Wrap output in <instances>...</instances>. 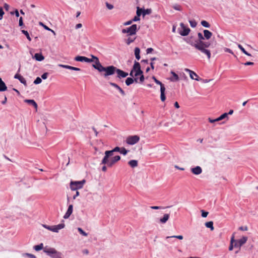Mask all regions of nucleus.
Here are the masks:
<instances>
[{
  "instance_id": "obj_47",
  "label": "nucleus",
  "mask_w": 258,
  "mask_h": 258,
  "mask_svg": "<svg viewBox=\"0 0 258 258\" xmlns=\"http://www.w3.org/2000/svg\"><path fill=\"white\" fill-rule=\"evenodd\" d=\"M111 158L113 160V161L115 162V163L117 162L120 159V157L118 155L115 156L111 157Z\"/></svg>"
},
{
  "instance_id": "obj_38",
  "label": "nucleus",
  "mask_w": 258,
  "mask_h": 258,
  "mask_svg": "<svg viewBox=\"0 0 258 258\" xmlns=\"http://www.w3.org/2000/svg\"><path fill=\"white\" fill-rule=\"evenodd\" d=\"M78 230L80 232V233L83 236H87L88 235V234L85 232L81 228H78Z\"/></svg>"
},
{
  "instance_id": "obj_51",
  "label": "nucleus",
  "mask_w": 258,
  "mask_h": 258,
  "mask_svg": "<svg viewBox=\"0 0 258 258\" xmlns=\"http://www.w3.org/2000/svg\"><path fill=\"white\" fill-rule=\"evenodd\" d=\"M150 208L152 209H154V210H159V209H161L163 208L161 207H159V206H151Z\"/></svg>"
},
{
  "instance_id": "obj_26",
  "label": "nucleus",
  "mask_w": 258,
  "mask_h": 258,
  "mask_svg": "<svg viewBox=\"0 0 258 258\" xmlns=\"http://www.w3.org/2000/svg\"><path fill=\"white\" fill-rule=\"evenodd\" d=\"M128 165L132 168H135L138 166V162L137 160H132L128 163Z\"/></svg>"
},
{
  "instance_id": "obj_60",
  "label": "nucleus",
  "mask_w": 258,
  "mask_h": 258,
  "mask_svg": "<svg viewBox=\"0 0 258 258\" xmlns=\"http://www.w3.org/2000/svg\"><path fill=\"white\" fill-rule=\"evenodd\" d=\"M27 256H28L30 258H36V256L30 253H26L25 254Z\"/></svg>"
},
{
  "instance_id": "obj_58",
  "label": "nucleus",
  "mask_w": 258,
  "mask_h": 258,
  "mask_svg": "<svg viewBox=\"0 0 258 258\" xmlns=\"http://www.w3.org/2000/svg\"><path fill=\"white\" fill-rule=\"evenodd\" d=\"M239 229L242 231H246L247 230V226H241L239 228Z\"/></svg>"
},
{
  "instance_id": "obj_34",
  "label": "nucleus",
  "mask_w": 258,
  "mask_h": 258,
  "mask_svg": "<svg viewBox=\"0 0 258 258\" xmlns=\"http://www.w3.org/2000/svg\"><path fill=\"white\" fill-rule=\"evenodd\" d=\"M43 247V243H41L39 245H36L34 246V249L36 251H39L42 249Z\"/></svg>"
},
{
  "instance_id": "obj_29",
  "label": "nucleus",
  "mask_w": 258,
  "mask_h": 258,
  "mask_svg": "<svg viewBox=\"0 0 258 258\" xmlns=\"http://www.w3.org/2000/svg\"><path fill=\"white\" fill-rule=\"evenodd\" d=\"M25 101L26 102L29 103V104L33 105L35 107V108L37 110L38 106H37V103L34 100L28 99V100H25Z\"/></svg>"
},
{
  "instance_id": "obj_17",
  "label": "nucleus",
  "mask_w": 258,
  "mask_h": 258,
  "mask_svg": "<svg viewBox=\"0 0 258 258\" xmlns=\"http://www.w3.org/2000/svg\"><path fill=\"white\" fill-rule=\"evenodd\" d=\"M198 39L196 38L195 40H196V42L197 43V44H198V45H199L203 41H204V40L205 39L204 36L201 32H199L198 33Z\"/></svg>"
},
{
  "instance_id": "obj_18",
  "label": "nucleus",
  "mask_w": 258,
  "mask_h": 258,
  "mask_svg": "<svg viewBox=\"0 0 258 258\" xmlns=\"http://www.w3.org/2000/svg\"><path fill=\"white\" fill-rule=\"evenodd\" d=\"M14 78L15 79H18L20 81V82L21 83L23 84L25 86H27V82L25 79L20 75L16 74L15 75Z\"/></svg>"
},
{
  "instance_id": "obj_59",
  "label": "nucleus",
  "mask_w": 258,
  "mask_h": 258,
  "mask_svg": "<svg viewBox=\"0 0 258 258\" xmlns=\"http://www.w3.org/2000/svg\"><path fill=\"white\" fill-rule=\"evenodd\" d=\"M7 98L6 96V95H4V99L2 101V103L3 104H5L7 103Z\"/></svg>"
},
{
  "instance_id": "obj_27",
  "label": "nucleus",
  "mask_w": 258,
  "mask_h": 258,
  "mask_svg": "<svg viewBox=\"0 0 258 258\" xmlns=\"http://www.w3.org/2000/svg\"><path fill=\"white\" fill-rule=\"evenodd\" d=\"M234 241H235L234 236V235H233L231 238L230 243V245L229 246V250L231 251L233 250V248L234 247Z\"/></svg>"
},
{
  "instance_id": "obj_56",
  "label": "nucleus",
  "mask_w": 258,
  "mask_h": 258,
  "mask_svg": "<svg viewBox=\"0 0 258 258\" xmlns=\"http://www.w3.org/2000/svg\"><path fill=\"white\" fill-rule=\"evenodd\" d=\"M140 16H136L132 20L133 22H136L140 20Z\"/></svg>"
},
{
  "instance_id": "obj_64",
  "label": "nucleus",
  "mask_w": 258,
  "mask_h": 258,
  "mask_svg": "<svg viewBox=\"0 0 258 258\" xmlns=\"http://www.w3.org/2000/svg\"><path fill=\"white\" fill-rule=\"evenodd\" d=\"M4 7L6 11H8L9 9V5L6 3H5L4 5Z\"/></svg>"
},
{
  "instance_id": "obj_13",
  "label": "nucleus",
  "mask_w": 258,
  "mask_h": 258,
  "mask_svg": "<svg viewBox=\"0 0 258 258\" xmlns=\"http://www.w3.org/2000/svg\"><path fill=\"white\" fill-rule=\"evenodd\" d=\"M64 224L63 223L59 224L57 225H54L51 226V231L54 232H58V230L62 229L64 227Z\"/></svg>"
},
{
  "instance_id": "obj_63",
  "label": "nucleus",
  "mask_w": 258,
  "mask_h": 258,
  "mask_svg": "<svg viewBox=\"0 0 258 258\" xmlns=\"http://www.w3.org/2000/svg\"><path fill=\"white\" fill-rule=\"evenodd\" d=\"M153 51V49L152 48H148L146 50V52L147 54L151 53Z\"/></svg>"
},
{
  "instance_id": "obj_2",
  "label": "nucleus",
  "mask_w": 258,
  "mask_h": 258,
  "mask_svg": "<svg viewBox=\"0 0 258 258\" xmlns=\"http://www.w3.org/2000/svg\"><path fill=\"white\" fill-rule=\"evenodd\" d=\"M210 45L211 43L209 42L203 41L201 44L197 45V50L206 54L208 59H210L211 57V52L207 48H208Z\"/></svg>"
},
{
  "instance_id": "obj_8",
  "label": "nucleus",
  "mask_w": 258,
  "mask_h": 258,
  "mask_svg": "<svg viewBox=\"0 0 258 258\" xmlns=\"http://www.w3.org/2000/svg\"><path fill=\"white\" fill-rule=\"evenodd\" d=\"M132 70L135 72L134 76L137 77L140 74H143L141 69V66L139 62L135 61Z\"/></svg>"
},
{
  "instance_id": "obj_55",
  "label": "nucleus",
  "mask_w": 258,
  "mask_h": 258,
  "mask_svg": "<svg viewBox=\"0 0 258 258\" xmlns=\"http://www.w3.org/2000/svg\"><path fill=\"white\" fill-rule=\"evenodd\" d=\"M238 48L241 50V51L244 53L246 50H245V49L243 48V47L240 45V44H239L238 45Z\"/></svg>"
},
{
  "instance_id": "obj_23",
  "label": "nucleus",
  "mask_w": 258,
  "mask_h": 258,
  "mask_svg": "<svg viewBox=\"0 0 258 258\" xmlns=\"http://www.w3.org/2000/svg\"><path fill=\"white\" fill-rule=\"evenodd\" d=\"M169 218V214H165L163 217L160 219L159 221L161 223H165Z\"/></svg>"
},
{
  "instance_id": "obj_36",
  "label": "nucleus",
  "mask_w": 258,
  "mask_h": 258,
  "mask_svg": "<svg viewBox=\"0 0 258 258\" xmlns=\"http://www.w3.org/2000/svg\"><path fill=\"white\" fill-rule=\"evenodd\" d=\"M85 56H77L75 58V60L78 61H85Z\"/></svg>"
},
{
  "instance_id": "obj_12",
  "label": "nucleus",
  "mask_w": 258,
  "mask_h": 258,
  "mask_svg": "<svg viewBox=\"0 0 258 258\" xmlns=\"http://www.w3.org/2000/svg\"><path fill=\"white\" fill-rule=\"evenodd\" d=\"M185 71L189 73L190 78L192 80H195L196 81H199L201 79L200 77L198 76V75L195 73L194 71L188 69H185Z\"/></svg>"
},
{
  "instance_id": "obj_40",
  "label": "nucleus",
  "mask_w": 258,
  "mask_h": 258,
  "mask_svg": "<svg viewBox=\"0 0 258 258\" xmlns=\"http://www.w3.org/2000/svg\"><path fill=\"white\" fill-rule=\"evenodd\" d=\"M120 149L121 150H120V153L123 154V155H125L128 152V151L125 149V148L124 147L121 148Z\"/></svg>"
},
{
  "instance_id": "obj_11",
  "label": "nucleus",
  "mask_w": 258,
  "mask_h": 258,
  "mask_svg": "<svg viewBox=\"0 0 258 258\" xmlns=\"http://www.w3.org/2000/svg\"><path fill=\"white\" fill-rule=\"evenodd\" d=\"M195 39L196 38H194L193 36H191L190 37L185 38L184 40L187 44L190 45L192 46H194L196 49H197V45H198V44H197L196 42Z\"/></svg>"
},
{
  "instance_id": "obj_21",
  "label": "nucleus",
  "mask_w": 258,
  "mask_h": 258,
  "mask_svg": "<svg viewBox=\"0 0 258 258\" xmlns=\"http://www.w3.org/2000/svg\"><path fill=\"white\" fill-rule=\"evenodd\" d=\"M110 85L111 86L115 87V88H116L117 90H118L119 91V92L121 94V95H125L124 91L118 85H117L115 83H111V82L110 83Z\"/></svg>"
},
{
  "instance_id": "obj_43",
  "label": "nucleus",
  "mask_w": 258,
  "mask_h": 258,
  "mask_svg": "<svg viewBox=\"0 0 258 258\" xmlns=\"http://www.w3.org/2000/svg\"><path fill=\"white\" fill-rule=\"evenodd\" d=\"M219 118H220L221 120L225 119V118H227V119H228V114H227L226 112L223 113L219 116Z\"/></svg>"
},
{
  "instance_id": "obj_39",
  "label": "nucleus",
  "mask_w": 258,
  "mask_h": 258,
  "mask_svg": "<svg viewBox=\"0 0 258 258\" xmlns=\"http://www.w3.org/2000/svg\"><path fill=\"white\" fill-rule=\"evenodd\" d=\"M22 32L23 34H24L27 37V38L29 40V41H31V38L29 36V34L28 32L27 31H26V30H22Z\"/></svg>"
},
{
  "instance_id": "obj_37",
  "label": "nucleus",
  "mask_w": 258,
  "mask_h": 258,
  "mask_svg": "<svg viewBox=\"0 0 258 258\" xmlns=\"http://www.w3.org/2000/svg\"><path fill=\"white\" fill-rule=\"evenodd\" d=\"M152 78L157 84H158L160 86V88L162 87H164V85L160 81L158 80L155 77L153 76Z\"/></svg>"
},
{
  "instance_id": "obj_45",
  "label": "nucleus",
  "mask_w": 258,
  "mask_h": 258,
  "mask_svg": "<svg viewBox=\"0 0 258 258\" xmlns=\"http://www.w3.org/2000/svg\"><path fill=\"white\" fill-rule=\"evenodd\" d=\"M201 213H202L201 216L203 218L207 217L209 214V213L208 212H206L203 210H201Z\"/></svg>"
},
{
  "instance_id": "obj_9",
  "label": "nucleus",
  "mask_w": 258,
  "mask_h": 258,
  "mask_svg": "<svg viewBox=\"0 0 258 258\" xmlns=\"http://www.w3.org/2000/svg\"><path fill=\"white\" fill-rule=\"evenodd\" d=\"M247 240V237L243 236L241 238L238 240H235L234 243V247L235 248H240L242 245L246 243Z\"/></svg>"
},
{
  "instance_id": "obj_15",
  "label": "nucleus",
  "mask_w": 258,
  "mask_h": 258,
  "mask_svg": "<svg viewBox=\"0 0 258 258\" xmlns=\"http://www.w3.org/2000/svg\"><path fill=\"white\" fill-rule=\"evenodd\" d=\"M43 250L44 252L47 253L50 257L53 254H54L55 252L56 251H57L54 248H47L46 247H45L44 248Z\"/></svg>"
},
{
  "instance_id": "obj_30",
  "label": "nucleus",
  "mask_w": 258,
  "mask_h": 258,
  "mask_svg": "<svg viewBox=\"0 0 258 258\" xmlns=\"http://www.w3.org/2000/svg\"><path fill=\"white\" fill-rule=\"evenodd\" d=\"M140 49L139 47H136L135 48V55L137 59L139 60L140 59Z\"/></svg>"
},
{
  "instance_id": "obj_1",
  "label": "nucleus",
  "mask_w": 258,
  "mask_h": 258,
  "mask_svg": "<svg viewBox=\"0 0 258 258\" xmlns=\"http://www.w3.org/2000/svg\"><path fill=\"white\" fill-rule=\"evenodd\" d=\"M115 72L117 74V77L119 78H125L128 76L127 73L117 69L113 66L107 67L103 76L105 78H106L108 76L113 75Z\"/></svg>"
},
{
  "instance_id": "obj_52",
  "label": "nucleus",
  "mask_w": 258,
  "mask_h": 258,
  "mask_svg": "<svg viewBox=\"0 0 258 258\" xmlns=\"http://www.w3.org/2000/svg\"><path fill=\"white\" fill-rule=\"evenodd\" d=\"M11 14L12 15H13L15 14L17 17H19V11L17 9L15 10V12H11Z\"/></svg>"
},
{
  "instance_id": "obj_50",
  "label": "nucleus",
  "mask_w": 258,
  "mask_h": 258,
  "mask_svg": "<svg viewBox=\"0 0 258 258\" xmlns=\"http://www.w3.org/2000/svg\"><path fill=\"white\" fill-rule=\"evenodd\" d=\"M106 6L109 10H112L113 8V6L108 3H106Z\"/></svg>"
},
{
  "instance_id": "obj_5",
  "label": "nucleus",
  "mask_w": 258,
  "mask_h": 258,
  "mask_svg": "<svg viewBox=\"0 0 258 258\" xmlns=\"http://www.w3.org/2000/svg\"><path fill=\"white\" fill-rule=\"evenodd\" d=\"M137 31V26L136 24H133L128 28L123 29L122 33H127V35L132 36L135 35Z\"/></svg>"
},
{
  "instance_id": "obj_6",
  "label": "nucleus",
  "mask_w": 258,
  "mask_h": 258,
  "mask_svg": "<svg viewBox=\"0 0 258 258\" xmlns=\"http://www.w3.org/2000/svg\"><path fill=\"white\" fill-rule=\"evenodd\" d=\"M111 156L112 155L109 154H108V156L106 154H105L101 163L104 165H107L109 167H111L115 163L112 158H110Z\"/></svg>"
},
{
  "instance_id": "obj_62",
  "label": "nucleus",
  "mask_w": 258,
  "mask_h": 258,
  "mask_svg": "<svg viewBox=\"0 0 258 258\" xmlns=\"http://www.w3.org/2000/svg\"><path fill=\"white\" fill-rule=\"evenodd\" d=\"M19 26H21L23 25V18L22 17H20V19H19Z\"/></svg>"
},
{
  "instance_id": "obj_20",
  "label": "nucleus",
  "mask_w": 258,
  "mask_h": 258,
  "mask_svg": "<svg viewBox=\"0 0 258 258\" xmlns=\"http://www.w3.org/2000/svg\"><path fill=\"white\" fill-rule=\"evenodd\" d=\"M121 148H119V147H115L113 150L110 151H106L105 152V154H106L108 156V154H109L110 155H113V153L114 152H120V150H121Z\"/></svg>"
},
{
  "instance_id": "obj_4",
  "label": "nucleus",
  "mask_w": 258,
  "mask_h": 258,
  "mask_svg": "<svg viewBox=\"0 0 258 258\" xmlns=\"http://www.w3.org/2000/svg\"><path fill=\"white\" fill-rule=\"evenodd\" d=\"M92 59L94 60V61L95 62V64H93L92 67L97 70L100 73L101 72H104L105 71L106 67H103L101 63L100 62V61L98 59V58L93 55H91Z\"/></svg>"
},
{
  "instance_id": "obj_3",
  "label": "nucleus",
  "mask_w": 258,
  "mask_h": 258,
  "mask_svg": "<svg viewBox=\"0 0 258 258\" xmlns=\"http://www.w3.org/2000/svg\"><path fill=\"white\" fill-rule=\"evenodd\" d=\"M85 182L86 181L84 179L81 181H71L70 183V188L73 191L77 190L82 188Z\"/></svg>"
},
{
  "instance_id": "obj_41",
  "label": "nucleus",
  "mask_w": 258,
  "mask_h": 258,
  "mask_svg": "<svg viewBox=\"0 0 258 258\" xmlns=\"http://www.w3.org/2000/svg\"><path fill=\"white\" fill-rule=\"evenodd\" d=\"M189 23H190V26L192 27V28H195L197 26V23L196 21L195 20H190L189 21Z\"/></svg>"
},
{
  "instance_id": "obj_28",
  "label": "nucleus",
  "mask_w": 258,
  "mask_h": 258,
  "mask_svg": "<svg viewBox=\"0 0 258 258\" xmlns=\"http://www.w3.org/2000/svg\"><path fill=\"white\" fill-rule=\"evenodd\" d=\"M205 225L207 228H210L211 231H213L214 229L213 221L206 222Z\"/></svg>"
},
{
  "instance_id": "obj_57",
  "label": "nucleus",
  "mask_w": 258,
  "mask_h": 258,
  "mask_svg": "<svg viewBox=\"0 0 258 258\" xmlns=\"http://www.w3.org/2000/svg\"><path fill=\"white\" fill-rule=\"evenodd\" d=\"M139 76H140V82H141V83L143 82L144 81V75H143V74H140Z\"/></svg>"
},
{
  "instance_id": "obj_14",
  "label": "nucleus",
  "mask_w": 258,
  "mask_h": 258,
  "mask_svg": "<svg viewBox=\"0 0 258 258\" xmlns=\"http://www.w3.org/2000/svg\"><path fill=\"white\" fill-rule=\"evenodd\" d=\"M73 210V206L72 205H69L68 209L63 216L64 219H68L69 218L70 215L72 214Z\"/></svg>"
},
{
  "instance_id": "obj_33",
  "label": "nucleus",
  "mask_w": 258,
  "mask_h": 258,
  "mask_svg": "<svg viewBox=\"0 0 258 258\" xmlns=\"http://www.w3.org/2000/svg\"><path fill=\"white\" fill-rule=\"evenodd\" d=\"M152 10L151 9H143V16L151 14Z\"/></svg>"
},
{
  "instance_id": "obj_42",
  "label": "nucleus",
  "mask_w": 258,
  "mask_h": 258,
  "mask_svg": "<svg viewBox=\"0 0 258 258\" xmlns=\"http://www.w3.org/2000/svg\"><path fill=\"white\" fill-rule=\"evenodd\" d=\"M0 86H2V87L5 88V90H7V87L6 85L4 82L2 80V79L0 78Z\"/></svg>"
},
{
  "instance_id": "obj_31",
  "label": "nucleus",
  "mask_w": 258,
  "mask_h": 258,
  "mask_svg": "<svg viewBox=\"0 0 258 258\" xmlns=\"http://www.w3.org/2000/svg\"><path fill=\"white\" fill-rule=\"evenodd\" d=\"M61 253L60 252L56 251L53 254L51 257L52 258H62Z\"/></svg>"
},
{
  "instance_id": "obj_25",
  "label": "nucleus",
  "mask_w": 258,
  "mask_h": 258,
  "mask_svg": "<svg viewBox=\"0 0 258 258\" xmlns=\"http://www.w3.org/2000/svg\"><path fill=\"white\" fill-rule=\"evenodd\" d=\"M165 88L164 87H161V88H160V91H161L160 97H161V100L162 101H164L166 99V97L165 95Z\"/></svg>"
},
{
  "instance_id": "obj_24",
  "label": "nucleus",
  "mask_w": 258,
  "mask_h": 258,
  "mask_svg": "<svg viewBox=\"0 0 258 258\" xmlns=\"http://www.w3.org/2000/svg\"><path fill=\"white\" fill-rule=\"evenodd\" d=\"M134 81L137 82L138 78H135V79H133L132 78H127L125 80V84L127 86H129L132 83H133Z\"/></svg>"
},
{
  "instance_id": "obj_61",
  "label": "nucleus",
  "mask_w": 258,
  "mask_h": 258,
  "mask_svg": "<svg viewBox=\"0 0 258 258\" xmlns=\"http://www.w3.org/2000/svg\"><path fill=\"white\" fill-rule=\"evenodd\" d=\"M58 66L62 67L63 68L67 69H69V68H69L70 66H68V65L59 64Z\"/></svg>"
},
{
  "instance_id": "obj_35",
  "label": "nucleus",
  "mask_w": 258,
  "mask_h": 258,
  "mask_svg": "<svg viewBox=\"0 0 258 258\" xmlns=\"http://www.w3.org/2000/svg\"><path fill=\"white\" fill-rule=\"evenodd\" d=\"M201 25L206 28H210V24L205 20H203L201 21Z\"/></svg>"
},
{
  "instance_id": "obj_32",
  "label": "nucleus",
  "mask_w": 258,
  "mask_h": 258,
  "mask_svg": "<svg viewBox=\"0 0 258 258\" xmlns=\"http://www.w3.org/2000/svg\"><path fill=\"white\" fill-rule=\"evenodd\" d=\"M136 39V37L133 38L132 37H129L127 39L125 40V43L127 45H130L131 43H133Z\"/></svg>"
},
{
  "instance_id": "obj_53",
  "label": "nucleus",
  "mask_w": 258,
  "mask_h": 258,
  "mask_svg": "<svg viewBox=\"0 0 258 258\" xmlns=\"http://www.w3.org/2000/svg\"><path fill=\"white\" fill-rule=\"evenodd\" d=\"M48 75V74L47 73H44V74H43L41 75V78L43 79H47Z\"/></svg>"
},
{
  "instance_id": "obj_10",
  "label": "nucleus",
  "mask_w": 258,
  "mask_h": 258,
  "mask_svg": "<svg viewBox=\"0 0 258 258\" xmlns=\"http://www.w3.org/2000/svg\"><path fill=\"white\" fill-rule=\"evenodd\" d=\"M140 138L138 136H132L126 139V143L129 145H134L139 142Z\"/></svg>"
},
{
  "instance_id": "obj_44",
  "label": "nucleus",
  "mask_w": 258,
  "mask_h": 258,
  "mask_svg": "<svg viewBox=\"0 0 258 258\" xmlns=\"http://www.w3.org/2000/svg\"><path fill=\"white\" fill-rule=\"evenodd\" d=\"M137 16H140L141 15V14H143V9L140 8L139 7H137Z\"/></svg>"
},
{
  "instance_id": "obj_46",
  "label": "nucleus",
  "mask_w": 258,
  "mask_h": 258,
  "mask_svg": "<svg viewBox=\"0 0 258 258\" xmlns=\"http://www.w3.org/2000/svg\"><path fill=\"white\" fill-rule=\"evenodd\" d=\"M41 82H42L41 79L39 77H37L36 79L34 81V83L35 84H38L41 83Z\"/></svg>"
},
{
  "instance_id": "obj_16",
  "label": "nucleus",
  "mask_w": 258,
  "mask_h": 258,
  "mask_svg": "<svg viewBox=\"0 0 258 258\" xmlns=\"http://www.w3.org/2000/svg\"><path fill=\"white\" fill-rule=\"evenodd\" d=\"M191 171L193 174L195 175H199L202 172V169L200 166H197L195 167L192 168L191 169Z\"/></svg>"
},
{
  "instance_id": "obj_54",
  "label": "nucleus",
  "mask_w": 258,
  "mask_h": 258,
  "mask_svg": "<svg viewBox=\"0 0 258 258\" xmlns=\"http://www.w3.org/2000/svg\"><path fill=\"white\" fill-rule=\"evenodd\" d=\"M94 61V60L91 59V58H89L87 57H85V62H93Z\"/></svg>"
},
{
  "instance_id": "obj_49",
  "label": "nucleus",
  "mask_w": 258,
  "mask_h": 258,
  "mask_svg": "<svg viewBox=\"0 0 258 258\" xmlns=\"http://www.w3.org/2000/svg\"><path fill=\"white\" fill-rule=\"evenodd\" d=\"M4 15V12L2 7L0 8V20H2L3 18V15Z\"/></svg>"
},
{
  "instance_id": "obj_22",
  "label": "nucleus",
  "mask_w": 258,
  "mask_h": 258,
  "mask_svg": "<svg viewBox=\"0 0 258 258\" xmlns=\"http://www.w3.org/2000/svg\"><path fill=\"white\" fill-rule=\"evenodd\" d=\"M34 58L37 61H42L44 60V57L43 56L42 53H35L34 56Z\"/></svg>"
},
{
  "instance_id": "obj_19",
  "label": "nucleus",
  "mask_w": 258,
  "mask_h": 258,
  "mask_svg": "<svg viewBox=\"0 0 258 258\" xmlns=\"http://www.w3.org/2000/svg\"><path fill=\"white\" fill-rule=\"evenodd\" d=\"M203 33L205 39L207 40L210 39L212 36V33L208 30H204Z\"/></svg>"
},
{
  "instance_id": "obj_7",
  "label": "nucleus",
  "mask_w": 258,
  "mask_h": 258,
  "mask_svg": "<svg viewBox=\"0 0 258 258\" xmlns=\"http://www.w3.org/2000/svg\"><path fill=\"white\" fill-rule=\"evenodd\" d=\"M180 25L181 30L179 31V33L182 36H187L189 34L190 29L187 26L184 25L183 23H181Z\"/></svg>"
},
{
  "instance_id": "obj_48",
  "label": "nucleus",
  "mask_w": 258,
  "mask_h": 258,
  "mask_svg": "<svg viewBox=\"0 0 258 258\" xmlns=\"http://www.w3.org/2000/svg\"><path fill=\"white\" fill-rule=\"evenodd\" d=\"M69 68H70L69 70L76 71H81V69L80 68H76V67H72V66H70Z\"/></svg>"
}]
</instances>
